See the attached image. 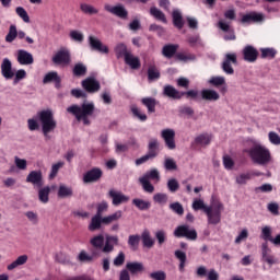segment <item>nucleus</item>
<instances>
[{"mask_svg": "<svg viewBox=\"0 0 280 280\" xmlns=\"http://www.w3.org/2000/svg\"><path fill=\"white\" fill-rule=\"evenodd\" d=\"M88 40L91 49H93L94 51H100V54H108V46L104 45V43H102L100 38L90 35Z\"/></svg>", "mask_w": 280, "mask_h": 280, "instance_id": "4468645a", "label": "nucleus"}, {"mask_svg": "<svg viewBox=\"0 0 280 280\" xmlns=\"http://www.w3.org/2000/svg\"><path fill=\"white\" fill-rule=\"evenodd\" d=\"M208 84L212 86H224L226 84V79L224 77H212L208 80Z\"/></svg>", "mask_w": 280, "mask_h": 280, "instance_id": "79ce46f5", "label": "nucleus"}, {"mask_svg": "<svg viewBox=\"0 0 280 280\" xmlns=\"http://www.w3.org/2000/svg\"><path fill=\"white\" fill-rule=\"evenodd\" d=\"M142 104L147 106L149 113H154L156 108V100L152 97L142 98Z\"/></svg>", "mask_w": 280, "mask_h": 280, "instance_id": "4c0bfd02", "label": "nucleus"}, {"mask_svg": "<svg viewBox=\"0 0 280 280\" xmlns=\"http://www.w3.org/2000/svg\"><path fill=\"white\" fill-rule=\"evenodd\" d=\"M102 224H104V219L100 214H95L92 217L91 222L88 226L89 231H100L102 229Z\"/></svg>", "mask_w": 280, "mask_h": 280, "instance_id": "5701e85b", "label": "nucleus"}, {"mask_svg": "<svg viewBox=\"0 0 280 280\" xmlns=\"http://www.w3.org/2000/svg\"><path fill=\"white\" fill-rule=\"evenodd\" d=\"M261 237L265 242H270L272 240V228L266 225L261 229Z\"/></svg>", "mask_w": 280, "mask_h": 280, "instance_id": "de8ad7c7", "label": "nucleus"}, {"mask_svg": "<svg viewBox=\"0 0 280 280\" xmlns=\"http://www.w3.org/2000/svg\"><path fill=\"white\" fill-rule=\"evenodd\" d=\"M108 196L109 198H112V205H114V207H119V205H126V202H129L130 200V197L115 189L109 190Z\"/></svg>", "mask_w": 280, "mask_h": 280, "instance_id": "ddd939ff", "label": "nucleus"}, {"mask_svg": "<svg viewBox=\"0 0 280 280\" xmlns=\"http://www.w3.org/2000/svg\"><path fill=\"white\" fill-rule=\"evenodd\" d=\"M15 13L18 16H20V19H22V21H24V23H30V15L27 14V11L23 9V7H18L15 9Z\"/></svg>", "mask_w": 280, "mask_h": 280, "instance_id": "09e8293b", "label": "nucleus"}, {"mask_svg": "<svg viewBox=\"0 0 280 280\" xmlns=\"http://www.w3.org/2000/svg\"><path fill=\"white\" fill-rule=\"evenodd\" d=\"M142 243L143 246H145L147 248H152L154 246V240L152 238V236H150L149 231H144L142 233Z\"/></svg>", "mask_w": 280, "mask_h": 280, "instance_id": "58836bf2", "label": "nucleus"}, {"mask_svg": "<svg viewBox=\"0 0 280 280\" xmlns=\"http://www.w3.org/2000/svg\"><path fill=\"white\" fill-rule=\"evenodd\" d=\"M222 211L224 206L219 200L212 201L210 208H206V215L208 217V224H220L222 220Z\"/></svg>", "mask_w": 280, "mask_h": 280, "instance_id": "6e6552de", "label": "nucleus"}, {"mask_svg": "<svg viewBox=\"0 0 280 280\" xmlns=\"http://www.w3.org/2000/svg\"><path fill=\"white\" fill-rule=\"evenodd\" d=\"M105 10H106V12H110V14H114L115 16H118L119 19H128V11L121 4H118L115 7H113L110 4H105Z\"/></svg>", "mask_w": 280, "mask_h": 280, "instance_id": "f3484780", "label": "nucleus"}, {"mask_svg": "<svg viewBox=\"0 0 280 280\" xmlns=\"http://www.w3.org/2000/svg\"><path fill=\"white\" fill-rule=\"evenodd\" d=\"M201 98L206 102H218L220 100V93L215 90L203 89L201 91Z\"/></svg>", "mask_w": 280, "mask_h": 280, "instance_id": "412c9836", "label": "nucleus"}, {"mask_svg": "<svg viewBox=\"0 0 280 280\" xmlns=\"http://www.w3.org/2000/svg\"><path fill=\"white\" fill-rule=\"evenodd\" d=\"M102 170L94 167L90 171H88L84 175H83V183L89 184V183H97V180H100V178H102Z\"/></svg>", "mask_w": 280, "mask_h": 280, "instance_id": "dca6fc26", "label": "nucleus"}, {"mask_svg": "<svg viewBox=\"0 0 280 280\" xmlns=\"http://www.w3.org/2000/svg\"><path fill=\"white\" fill-rule=\"evenodd\" d=\"M268 139H269V141L272 145H279L280 144V136L275 131H270L268 133Z\"/></svg>", "mask_w": 280, "mask_h": 280, "instance_id": "e2e57ef3", "label": "nucleus"}, {"mask_svg": "<svg viewBox=\"0 0 280 280\" xmlns=\"http://www.w3.org/2000/svg\"><path fill=\"white\" fill-rule=\"evenodd\" d=\"M70 38L77 43H82V40H84V35L80 31H71Z\"/></svg>", "mask_w": 280, "mask_h": 280, "instance_id": "338daca9", "label": "nucleus"}, {"mask_svg": "<svg viewBox=\"0 0 280 280\" xmlns=\"http://www.w3.org/2000/svg\"><path fill=\"white\" fill-rule=\"evenodd\" d=\"M161 137L164 139V143L168 150H176V141L174 140L176 131H174V129H163L161 131Z\"/></svg>", "mask_w": 280, "mask_h": 280, "instance_id": "f8f14e48", "label": "nucleus"}, {"mask_svg": "<svg viewBox=\"0 0 280 280\" xmlns=\"http://www.w3.org/2000/svg\"><path fill=\"white\" fill-rule=\"evenodd\" d=\"M252 14V23H264L266 20V15L264 13L250 12Z\"/></svg>", "mask_w": 280, "mask_h": 280, "instance_id": "052dcab7", "label": "nucleus"}, {"mask_svg": "<svg viewBox=\"0 0 280 280\" xmlns=\"http://www.w3.org/2000/svg\"><path fill=\"white\" fill-rule=\"evenodd\" d=\"M91 246L93 248H102V253L106 255L113 253L115 250V246L119 245V236L117 235H105V244L104 236L102 234L95 235L90 240Z\"/></svg>", "mask_w": 280, "mask_h": 280, "instance_id": "f03ea898", "label": "nucleus"}, {"mask_svg": "<svg viewBox=\"0 0 280 280\" xmlns=\"http://www.w3.org/2000/svg\"><path fill=\"white\" fill-rule=\"evenodd\" d=\"M170 209L177 213V215H183V213H185V209H183V205H180L179 202L171 203Z\"/></svg>", "mask_w": 280, "mask_h": 280, "instance_id": "69168bd1", "label": "nucleus"}, {"mask_svg": "<svg viewBox=\"0 0 280 280\" xmlns=\"http://www.w3.org/2000/svg\"><path fill=\"white\" fill-rule=\"evenodd\" d=\"M270 253H272V249L268 247V243H262L261 244L262 261H266V264H268L269 266H275V264H279V259H277Z\"/></svg>", "mask_w": 280, "mask_h": 280, "instance_id": "2eb2a0df", "label": "nucleus"}, {"mask_svg": "<svg viewBox=\"0 0 280 280\" xmlns=\"http://www.w3.org/2000/svg\"><path fill=\"white\" fill-rule=\"evenodd\" d=\"M124 215V212L121 210H118L109 215L103 217V224L105 226H108L109 224H113V222H117L118 220H121Z\"/></svg>", "mask_w": 280, "mask_h": 280, "instance_id": "393cba45", "label": "nucleus"}, {"mask_svg": "<svg viewBox=\"0 0 280 280\" xmlns=\"http://www.w3.org/2000/svg\"><path fill=\"white\" fill-rule=\"evenodd\" d=\"M30 257L27 255H21L15 260L7 266V270L12 271L16 270V268H21V266H25Z\"/></svg>", "mask_w": 280, "mask_h": 280, "instance_id": "4be33fe9", "label": "nucleus"}, {"mask_svg": "<svg viewBox=\"0 0 280 280\" xmlns=\"http://www.w3.org/2000/svg\"><path fill=\"white\" fill-rule=\"evenodd\" d=\"M52 62L61 67H69L71 65V52L67 48L59 49L52 57Z\"/></svg>", "mask_w": 280, "mask_h": 280, "instance_id": "9d476101", "label": "nucleus"}, {"mask_svg": "<svg viewBox=\"0 0 280 280\" xmlns=\"http://www.w3.org/2000/svg\"><path fill=\"white\" fill-rule=\"evenodd\" d=\"M18 34H19V31H16V25H11L9 27V33L5 36V43H14Z\"/></svg>", "mask_w": 280, "mask_h": 280, "instance_id": "e433bc0d", "label": "nucleus"}, {"mask_svg": "<svg viewBox=\"0 0 280 280\" xmlns=\"http://www.w3.org/2000/svg\"><path fill=\"white\" fill-rule=\"evenodd\" d=\"M245 152L256 165H268L272 163V153L259 142H255L253 147L245 150Z\"/></svg>", "mask_w": 280, "mask_h": 280, "instance_id": "f257e3e1", "label": "nucleus"}, {"mask_svg": "<svg viewBox=\"0 0 280 280\" xmlns=\"http://www.w3.org/2000/svg\"><path fill=\"white\" fill-rule=\"evenodd\" d=\"M224 19L219 20L217 27L219 30H222L224 32V40H235V31L233 30V26H231V22L235 21V10L230 9L224 12Z\"/></svg>", "mask_w": 280, "mask_h": 280, "instance_id": "423d86ee", "label": "nucleus"}, {"mask_svg": "<svg viewBox=\"0 0 280 280\" xmlns=\"http://www.w3.org/2000/svg\"><path fill=\"white\" fill-rule=\"evenodd\" d=\"M16 60L19 65H33L34 63V56L31 55L30 51L25 49H19L16 52Z\"/></svg>", "mask_w": 280, "mask_h": 280, "instance_id": "a211bd4d", "label": "nucleus"}, {"mask_svg": "<svg viewBox=\"0 0 280 280\" xmlns=\"http://www.w3.org/2000/svg\"><path fill=\"white\" fill-rule=\"evenodd\" d=\"M131 113L135 115V117L140 119V121H145V119H148V116L143 114L137 106L131 107Z\"/></svg>", "mask_w": 280, "mask_h": 280, "instance_id": "6e6d98bb", "label": "nucleus"}, {"mask_svg": "<svg viewBox=\"0 0 280 280\" xmlns=\"http://www.w3.org/2000/svg\"><path fill=\"white\" fill-rule=\"evenodd\" d=\"M175 257L179 260V270L183 272L185 270V264L187 261V254L183 250H175Z\"/></svg>", "mask_w": 280, "mask_h": 280, "instance_id": "473e14b6", "label": "nucleus"}, {"mask_svg": "<svg viewBox=\"0 0 280 280\" xmlns=\"http://www.w3.org/2000/svg\"><path fill=\"white\" fill-rule=\"evenodd\" d=\"M14 163H15V166L18 167V170H22V171L27 170V161L25 159L15 156Z\"/></svg>", "mask_w": 280, "mask_h": 280, "instance_id": "4d7b16f0", "label": "nucleus"}, {"mask_svg": "<svg viewBox=\"0 0 280 280\" xmlns=\"http://www.w3.org/2000/svg\"><path fill=\"white\" fill-rule=\"evenodd\" d=\"M132 205H135V207H137V209L140 211H148V209L151 207L150 201L139 198L132 199Z\"/></svg>", "mask_w": 280, "mask_h": 280, "instance_id": "2f4dec72", "label": "nucleus"}, {"mask_svg": "<svg viewBox=\"0 0 280 280\" xmlns=\"http://www.w3.org/2000/svg\"><path fill=\"white\" fill-rule=\"evenodd\" d=\"M175 237H186L187 240H196L198 237V233L196 230L190 229L189 225H179L174 231Z\"/></svg>", "mask_w": 280, "mask_h": 280, "instance_id": "9b49d317", "label": "nucleus"}, {"mask_svg": "<svg viewBox=\"0 0 280 280\" xmlns=\"http://www.w3.org/2000/svg\"><path fill=\"white\" fill-rule=\"evenodd\" d=\"M196 143L199 145H209L211 143V136L203 133L196 138Z\"/></svg>", "mask_w": 280, "mask_h": 280, "instance_id": "49530a36", "label": "nucleus"}, {"mask_svg": "<svg viewBox=\"0 0 280 280\" xmlns=\"http://www.w3.org/2000/svg\"><path fill=\"white\" fill-rule=\"evenodd\" d=\"M127 270L131 272V275H137L138 272H145V267L143 262H127Z\"/></svg>", "mask_w": 280, "mask_h": 280, "instance_id": "bb28decb", "label": "nucleus"}, {"mask_svg": "<svg viewBox=\"0 0 280 280\" xmlns=\"http://www.w3.org/2000/svg\"><path fill=\"white\" fill-rule=\"evenodd\" d=\"M39 124L45 139H51V133L58 128V122L54 118V112L51 109L42 110L39 113Z\"/></svg>", "mask_w": 280, "mask_h": 280, "instance_id": "39448f33", "label": "nucleus"}, {"mask_svg": "<svg viewBox=\"0 0 280 280\" xmlns=\"http://www.w3.org/2000/svg\"><path fill=\"white\" fill-rule=\"evenodd\" d=\"M148 78L149 80H159V78H161V73L159 72L156 67L154 66L149 67Z\"/></svg>", "mask_w": 280, "mask_h": 280, "instance_id": "603ef678", "label": "nucleus"}, {"mask_svg": "<svg viewBox=\"0 0 280 280\" xmlns=\"http://www.w3.org/2000/svg\"><path fill=\"white\" fill-rule=\"evenodd\" d=\"M125 62L130 67V69H139V67H141V61L131 52L126 55Z\"/></svg>", "mask_w": 280, "mask_h": 280, "instance_id": "a878e982", "label": "nucleus"}, {"mask_svg": "<svg viewBox=\"0 0 280 280\" xmlns=\"http://www.w3.org/2000/svg\"><path fill=\"white\" fill-rule=\"evenodd\" d=\"M173 23L178 30H183V25H185L183 23V13H180V10L178 9L173 11Z\"/></svg>", "mask_w": 280, "mask_h": 280, "instance_id": "7c9ffc66", "label": "nucleus"}, {"mask_svg": "<svg viewBox=\"0 0 280 280\" xmlns=\"http://www.w3.org/2000/svg\"><path fill=\"white\" fill-rule=\"evenodd\" d=\"M80 10L83 12V14H98L100 10H97L95 7L86 3H81L80 4Z\"/></svg>", "mask_w": 280, "mask_h": 280, "instance_id": "f704fd0d", "label": "nucleus"}, {"mask_svg": "<svg viewBox=\"0 0 280 280\" xmlns=\"http://www.w3.org/2000/svg\"><path fill=\"white\" fill-rule=\"evenodd\" d=\"M82 86L88 93H97L100 91L101 85L100 81L95 80L94 78H88L82 81Z\"/></svg>", "mask_w": 280, "mask_h": 280, "instance_id": "6ab92c4d", "label": "nucleus"}, {"mask_svg": "<svg viewBox=\"0 0 280 280\" xmlns=\"http://www.w3.org/2000/svg\"><path fill=\"white\" fill-rule=\"evenodd\" d=\"M150 279L165 280V279H167V275L165 273V271H155V272L150 273Z\"/></svg>", "mask_w": 280, "mask_h": 280, "instance_id": "774afa93", "label": "nucleus"}, {"mask_svg": "<svg viewBox=\"0 0 280 280\" xmlns=\"http://www.w3.org/2000/svg\"><path fill=\"white\" fill-rule=\"evenodd\" d=\"M0 71L4 80H13V84H19L21 80L27 78V72L24 69L14 70L12 61L9 58L2 59Z\"/></svg>", "mask_w": 280, "mask_h": 280, "instance_id": "20e7f679", "label": "nucleus"}, {"mask_svg": "<svg viewBox=\"0 0 280 280\" xmlns=\"http://www.w3.org/2000/svg\"><path fill=\"white\" fill-rule=\"evenodd\" d=\"M115 52H116V56L117 58H126V55L130 54L128 51V48L125 46V44H117L116 47H115Z\"/></svg>", "mask_w": 280, "mask_h": 280, "instance_id": "37998d69", "label": "nucleus"}, {"mask_svg": "<svg viewBox=\"0 0 280 280\" xmlns=\"http://www.w3.org/2000/svg\"><path fill=\"white\" fill-rule=\"evenodd\" d=\"M139 242H141V237L139 235H130L128 238V245L132 250H137L139 248Z\"/></svg>", "mask_w": 280, "mask_h": 280, "instance_id": "c03bdc74", "label": "nucleus"}, {"mask_svg": "<svg viewBox=\"0 0 280 280\" xmlns=\"http://www.w3.org/2000/svg\"><path fill=\"white\" fill-rule=\"evenodd\" d=\"M126 261V254L124 252L118 253V255L114 258V266H124V262Z\"/></svg>", "mask_w": 280, "mask_h": 280, "instance_id": "bf43d9fd", "label": "nucleus"}, {"mask_svg": "<svg viewBox=\"0 0 280 280\" xmlns=\"http://www.w3.org/2000/svg\"><path fill=\"white\" fill-rule=\"evenodd\" d=\"M164 167L165 170L174 171V170H177L178 166L176 165V161H174V159L165 158Z\"/></svg>", "mask_w": 280, "mask_h": 280, "instance_id": "5fc2aeb1", "label": "nucleus"}, {"mask_svg": "<svg viewBox=\"0 0 280 280\" xmlns=\"http://www.w3.org/2000/svg\"><path fill=\"white\" fill-rule=\"evenodd\" d=\"M153 200L158 205H165L167 202V194L158 192L153 196Z\"/></svg>", "mask_w": 280, "mask_h": 280, "instance_id": "864d4df0", "label": "nucleus"}, {"mask_svg": "<svg viewBox=\"0 0 280 280\" xmlns=\"http://www.w3.org/2000/svg\"><path fill=\"white\" fill-rule=\"evenodd\" d=\"M49 194H51V187L45 186L39 188L38 198L44 205H47V202H49Z\"/></svg>", "mask_w": 280, "mask_h": 280, "instance_id": "c756f323", "label": "nucleus"}, {"mask_svg": "<svg viewBox=\"0 0 280 280\" xmlns=\"http://www.w3.org/2000/svg\"><path fill=\"white\" fill-rule=\"evenodd\" d=\"M164 95H166V97H171L172 100H180L185 93L179 92L172 85H166L164 86Z\"/></svg>", "mask_w": 280, "mask_h": 280, "instance_id": "b1692460", "label": "nucleus"}, {"mask_svg": "<svg viewBox=\"0 0 280 280\" xmlns=\"http://www.w3.org/2000/svg\"><path fill=\"white\" fill-rule=\"evenodd\" d=\"M71 196H73V188H71L65 184H60L59 189H58V197L59 198H71Z\"/></svg>", "mask_w": 280, "mask_h": 280, "instance_id": "c85d7f7f", "label": "nucleus"}, {"mask_svg": "<svg viewBox=\"0 0 280 280\" xmlns=\"http://www.w3.org/2000/svg\"><path fill=\"white\" fill-rule=\"evenodd\" d=\"M233 65H237V55L235 52L225 54L221 68L226 75H233V73H235Z\"/></svg>", "mask_w": 280, "mask_h": 280, "instance_id": "1a4fd4ad", "label": "nucleus"}, {"mask_svg": "<svg viewBox=\"0 0 280 280\" xmlns=\"http://www.w3.org/2000/svg\"><path fill=\"white\" fill-rule=\"evenodd\" d=\"M178 49V46L176 45H166L163 47L162 54L165 56V58H172L174 54H176V50Z\"/></svg>", "mask_w": 280, "mask_h": 280, "instance_id": "ea45409f", "label": "nucleus"}, {"mask_svg": "<svg viewBox=\"0 0 280 280\" xmlns=\"http://www.w3.org/2000/svg\"><path fill=\"white\" fill-rule=\"evenodd\" d=\"M191 207L194 211H200L201 209L205 213H207V209L210 208V206L205 205V200L202 199H194Z\"/></svg>", "mask_w": 280, "mask_h": 280, "instance_id": "72a5a7b5", "label": "nucleus"}, {"mask_svg": "<svg viewBox=\"0 0 280 280\" xmlns=\"http://www.w3.org/2000/svg\"><path fill=\"white\" fill-rule=\"evenodd\" d=\"M150 14L151 16H154V19H156L158 21H162V23H167V19L165 18V14L156 9L155 7L150 9Z\"/></svg>", "mask_w": 280, "mask_h": 280, "instance_id": "c9c22d12", "label": "nucleus"}, {"mask_svg": "<svg viewBox=\"0 0 280 280\" xmlns=\"http://www.w3.org/2000/svg\"><path fill=\"white\" fill-rule=\"evenodd\" d=\"M250 178H253V174L252 173H242L240 175L236 176V183L237 185H246V183L248 180H250Z\"/></svg>", "mask_w": 280, "mask_h": 280, "instance_id": "a18cd8bd", "label": "nucleus"}, {"mask_svg": "<svg viewBox=\"0 0 280 280\" xmlns=\"http://www.w3.org/2000/svg\"><path fill=\"white\" fill-rule=\"evenodd\" d=\"M261 58H275L277 50L275 48H261Z\"/></svg>", "mask_w": 280, "mask_h": 280, "instance_id": "3c124183", "label": "nucleus"}, {"mask_svg": "<svg viewBox=\"0 0 280 280\" xmlns=\"http://www.w3.org/2000/svg\"><path fill=\"white\" fill-rule=\"evenodd\" d=\"M150 180H155L156 183L161 180V173H159V170L152 168L151 171L139 177V183L142 186V189L147 194H154V186L152 185V183H150Z\"/></svg>", "mask_w": 280, "mask_h": 280, "instance_id": "0eeeda50", "label": "nucleus"}, {"mask_svg": "<svg viewBox=\"0 0 280 280\" xmlns=\"http://www.w3.org/2000/svg\"><path fill=\"white\" fill-rule=\"evenodd\" d=\"M73 73L74 75H84L86 73V66H84V63H77Z\"/></svg>", "mask_w": 280, "mask_h": 280, "instance_id": "0e129e2a", "label": "nucleus"}, {"mask_svg": "<svg viewBox=\"0 0 280 280\" xmlns=\"http://www.w3.org/2000/svg\"><path fill=\"white\" fill-rule=\"evenodd\" d=\"M243 56L246 62H255V60H257V56H259V52L255 49V47L248 45L244 47Z\"/></svg>", "mask_w": 280, "mask_h": 280, "instance_id": "aec40b11", "label": "nucleus"}, {"mask_svg": "<svg viewBox=\"0 0 280 280\" xmlns=\"http://www.w3.org/2000/svg\"><path fill=\"white\" fill-rule=\"evenodd\" d=\"M246 240H248V230L243 229L236 236L235 244H242V242H246Z\"/></svg>", "mask_w": 280, "mask_h": 280, "instance_id": "13d9d810", "label": "nucleus"}, {"mask_svg": "<svg viewBox=\"0 0 280 280\" xmlns=\"http://www.w3.org/2000/svg\"><path fill=\"white\" fill-rule=\"evenodd\" d=\"M154 156H156V152L152 151L151 153L136 160V165H143V163H145L147 161H150V159H154Z\"/></svg>", "mask_w": 280, "mask_h": 280, "instance_id": "680f3d73", "label": "nucleus"}, {"mask_svg": "<svg viewBox=\"0 0 280 280\" xmlns=\"http://www.w3.org/2000/svg\"><path fill=\"white\" fill-rule=\"evenodd\" d=\"M62 167H65V162L63 161H59V162L52 164L51 170H50V174H49V178H56V176H58V172L60 170H62Z\"/></svg>", "mask_w": 280, "mask_h": 280, "instance_id": "a19ab883", "label": "nucleus"}, {"mask_svg": "<svg viewBox=\"0 0 280 280\" xmlns=\"http://www.w3.org/2000/svg\"><path fill=\"white\" fill-rule=\"evenodd\" d=\"M167 188L172 194L178 191L180 188V184H178V180L176 178H171L167 180Z\"/></svg>", "mask_w": 280, "mask_h": 280, "instance_id": "8fccbe9b", "label": "nucleus"}, {"mask_svg": "<svg viewBox=\"0 0 280 280\" xmlns=\"http://www.w3.org/2000/svg\"><path fill=\"white\" fill-rule=\"evenodd\" d=\"M67 112L74 115L77 120L82 121L84 126H89V124H91L89 117L95 113V104H93V102H84L82 106L71 105L67 108Z\"/></svg>", "mask_w": 280, "mask_h": 280, "instance_id": "7ed1b4c3", "label": "nucleus"}, {"mask_svg": "<svg viewBox=\"0 0 280 280\" xmlns=\"http://www.w3.org/2000/svg\"><path fill=\"white\" fill-rule=\"evenodd\" d=\"M44 84H49V82H55V85L60 86V77L58 75V72H48L43 80Z\"/></svg>", "mask_w": 280, "mask_h": 280, "instance_id": "cd10ccee", "label": "nucleus"}]
</instances>
